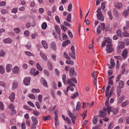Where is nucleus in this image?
I'll return each mask as SVG.
<instances>
[{"label": "nucleus", "instance_id": "4", "mask_svg": "<svg viewBox=\"0 0 129 129\" xmlns=\"http://www.w3.org/2000/svg\"><path fill=\"white\" fill-rule=\"evenodd\" d=\"M97 19L98 20L103 21L104 20V18L102 12H98L96 15Z\"/></svg>", "mask_w": 129, "mask_h": 129}, {"label": "nucleus", "instance_id": "58", "mask_svg": "<svg viewBox=\"0 0 129 129\" xmlns=\"http://www.w3.org/2000/svg\"><path fill=\"white\" fill-rule=\"evenodd\" d=\"M51 57L53 60L54 61H56V55L52 53L51 54Z\"/></svg>", "mask_w": 129, "mask_h": 129}, {"label": "nucleus", "instance_id": "24", "mask_svg": "<svg viewBox=\"0 0 129 129\" xmlns=\"http://www.w3.org/2000/svg\"><path fill=\"white\" fill-rule=\"evenodd\" d=\"M18 86V83L16 81H13V83L12 88L13 89L16 88Z\"/></svg>", "mask_w": 129, "mask_h": 129}, {"label": "nucleus", "instance_id": "41", "mask_svg": "<svg viewBox=\"0 0 129 129\" xmlns=\"http://www.w3.org/2000/svg\"><path fill=\"white\" fill-rule=\"evenodd\" d=\"M14 32L16 33H19L20 32V29L18 27H15L14 28Z\"/></svg>", "mask_w": 129, "mask_h": 129}, {"label": "nucleus", "instance_id": "8", "mask_svg": "<svg viewBox=\"0 0 129 129\" xmlns=\"http://www.w3.org/2000/svg\"><path fill=\"white\" fill-rule=\"evenodd\" d=\"M13 72L15 74H18L19 71V68L18 67L16 66L14 67L12 69Z\"/></svg>", "mask_w": 129, "mask_h": 129}, {"label": "nucleus", "instance_id": "9", "mask_svg": "<svg viewBox=\"0 0 129 129\" xmlns=\"http://www.w3.org/2000/svg\"><path fill=\"white\" fill-rule=\"evenodd\" d=\"M128 53V50L125 49L122 51V56L124 59L125 58L127 57Z\"/></svg>", "mask_w": 129, "mask_h": 129}, {"label": "nucleus", "instance_id": "52", "mask_svg": "<svg viewBox=\"0 0 129 129\" xmlns=\"http://www.w3.org/2000/svg\"><path fill=\"white\" fill-rule=\"evenodd\" d=\"M33 113L36 116H38L39 114V112L37 110H33Z\"/></svg>", "mask_w": 129, "mask_h": 129}, {"label": "nucleus", "instance_id": "28", "mask_svg": "<svg viewBox=\"0 0 129 129\" xmlns=\"http://www.w3.org/2000/svg\"><path fill=\"white\" fill-rule=\"evenodd\" d=\"M79 95V94L77 92H76L75 93L72 94V95L71 97V99H75L76 97L78 96Z\"/></svg>", "mask_w": 129, "mask_h": 129}, {"label": "nucleus", "instance_id": "48", "mask_svg": "<svg viewBox=\"0 0 129 129\" xmlns=\"http://www.w3.org/2000/svg\"><path fill=\"white\" fill-rule=\"evenodd\" d=\"M80 103L79 101L77 102L76 107V110L77 111L78 110L80 107Z\"/></svg>", "mask_w": 129, "mask_h": 129}, {"label": "nucleus", "instance_id": "18", "mask_svg": "<svg viewBox=\"0 0 129 129\" xmlns=\"http://www.w3.org/2000/svg\"><path fill=\"white\" fill-rule=\"evenodd\" d=\"M111 87V86L110 85H108L106 89V90L105 91V96L107 97L108 96V93L110 90V89Z\"/></svg>", "mask_w": 129, "mask_h": 129}, {"label": "nucleus", "instance_id": "53", "mask_svg": "<svg viewBox=\"0 0 129 129\" xmlns=\"http://www.w3.org/2000/svg\"><path fill=\"white\" fill-rule=\"evenodd\" d=\"M71 15L70 14H69L67 18V20L68 22H69L71 20Z\"/></svg>", "mask_w": 129, "mask_h": 129}, {"label": "nucleus", "instance_id": "43", "mask_svg": "<svg viewBox=\"0 0 129 129\" xmlns=\"http://www.w3.org/2000/svg\"><path fill=\"white\" fill-rule=\"evenodd\" d=\"M50 116L49 115H48L45 117H43L42 119L44 120L45 121H46L47 120L50 119Z\"/></svg>", "mask_w": 129, "mask_h": 129}, {"label": "nucleus", "instance_id": "63", "mask_svg": "<svg viewBox=\"0 0 129 129\" xmlns=\"http://www.w3.org/2000/svg\"><path fill=\"white\" fill-rule=\"evenodd\" d=\"M43 82L44 84V85L46 87H48V86L47 85V82L46 80H43Z\"/></svg>", "mask_w": 129, "mask_h": 129}, {"label": "nucleus", "instance_id": "57", "mask_svg": "<svg viewBox=\"0 0 129 129\" xmlns=\"http://www.w3.org/2000/svg\"><path fill=\"white\" fill-rule=\"evenodd\" d=\"M1 11L2 14H6L8 13V11L6 9H2Z\"/></svg>", "mask_w": 129, "mask_h": 129}, {"label": "nucleus", "instance_id": "45", "mask_svg": "<svg viewBox=\"0 0 129 129\" xmlns=\"http://www.w3.org/2000/svg\"><path fill=\"white\" fill-rule=\"evenodd\" d=\"M5 108L3 103L0 102V109L2 110H3Z\"/></svg>", "mask_w": 129, "mask_h": 129}, {"label": "nucleus", "instance_id": "32", "mask_svg": "<svg viewBox=\"0 0 129 129\" xmlns=\"http://www.w3.org/2000/svg\"><path fill=\"white\" fill-rule=\"evenodd\" d=\"M110 63L111 64V66L109 67V68L110 69H112L113 68V66L115 65L114 61L111 59Z\"/></svg>", "mask_w": 129, "mask_h": 129}, {"label": "nucleus", "instance_id": "11", "mask_svg": "<svg viewBox=\"0 0 129 129\" xmlns=\"http://www.w3.org/2000/svg\"><path fill=\"white\" fill-rule=\"evenodd\" d=\"M3 42L5 44H11L12 42V40L10 38H8L4 39Z\"/></svg>", "mask_w": 129, "mask_h": 129}, {"label": "nucleus", "instance_id": "21", "mask_svg": "<svg viewBox=\"0 0 129 129\" xmlns=\"http://www.w3.org/2000/svg\"><path fill=\"white\" fill-rule=\"evenodd\" d=\"M62 117L63 119L65 121H67L68 123H69L71 122V121L69 118L67 117H66L63 115H62Z\"/></svg>", "mask_w": 129, "mask_h": 129}, {"label": "nucleus", "instance_id": "25", "mask_svg": "<svg viewBox=\"0 0 129 129\" xmlns=\"http://www.w3.org/2000/svg\"><path fill=\"white\" fill-rule=\"evenodd\" d=\"M125 64L124 63H123L121 66L122 69L120 73L121 74H123L125 70Z\"/></svg>", "mask_w": 129, "mask_h": 129}, {"label": "nucleus", "instance_id": "17", "mask_svg": "<svg viewBox=\"0 0 129 129\" xmlns=\"http://www.w3.org/2000/svg\"><path fill=\"white\" fill-rule=\"evenodd\" d=\"M74 69L73 67L71 68L69 71V75L71 77H72L74 75Z\"/></svg>", "mask_w": 129, "mask_h": 129}, {"label": "nucleus", "instance_id": "31", "mask_svg": "<svg viewBox=\"0 0 129 129\" xmlns=\"http://www.w3.org/2000/svg\"><path fill=\"white\" fill-rule=\"evenodd\" d=\"M98 121V119L97 116H94L93 117V119L92 120V122L94 124H96Z\"/></svg>", "mask_w": 129, "mask_h": 129}, {"label": "nucleus", "instance_id": "7", "mask_svg": "<svg viewBox=\"0 0 129 129\" xmlns=\"http://www.w3.org/2000/svg\"><path fill=\"white\" fill-rule=\"evenodd\" d=\"M107 47L106 48V51L108 53H111L114 50V49L112 48V45H106Z\"/></svg>", "mask_w": 129, "mask_h": 129}, {"label": "nucleus", "instance_id": "42", "mask_svg": "<svg viewBox=\"0 0 129 129\" xmlns=\"http://www.w3.org/2000/svg\"><path fill=\"white\" fill-rule=\"evenodd\" d=\"M72 5L71 3H70L68 5V10L69 12H71L72 8Z\"/></svg>", "mask_w": 129, "mask_h": 129}, {"label": "nucleus", "instance_id": "6", "mask_svg": "<svg viewBox=\"0 0 129 129\" xmlns=\"http://www.w3.org/2000/svg\"><path fill=\"white\" fill-rule=\"evenodd\" d=\"M107 112V111H105L103 110V111L100 110L99 112L100 115H98V117L99 118H104L107 115V113L105 112Z\"/></svg>", "mask_w": 129, "mask_h": 129}, {"label": "nucleus", "instance_id": "49", "mask_svg": "<svg viewBox=\"0 0 129 129\" xmlns=\"http://www.w3.org/2000/svg\"><path fill=\"white\" fill-rule=\"evenodd\" d=\"M5 116L4 113H3L1 114L0 118L1 120H4L5 119Z\"/></svg>", "mask_w": 129, "mask_h": 129}, {"label": "nucleus", "instance_id": "51", "mask_svg": "<svg viewBox=\"0 0 129 129\" xmlns=\"http://www.w3.org/2000/svg\"><path fill=\"white\" fill-rule=\"evenodd\" d=\"M25 53L28 56H34V54H33L32 53H31L29 52L25 51Z\"/></svg>", "mask_w": 129, "mask_h": 129}, {"label": "nucleus", "instance_id": "50", "mask_svg": "<svg viewBox=\"0 0 129 129\" xmlns=\"http://www.w3.org/2000/svg\"><path fill=\"white\" fill-rule=\"evenodd\" d=\"M55 19L56 20V21L59 24L60 23V20L59 19V18L56 15L55 16Z\"/></svg>", "mask_w": 129, "mask_h": 129}, {"label": "nucleus", "instance_id": "14", "mask_svg": "<svg viewBox=\"0 0 129 129\" xmlns=\"http://www.w3.org/2000/svg\"><path fill=\"white\" fill-rule=\"evenodd\" d=\"M106 43H107V45H111V43L112 41L111 38L109 37H108L106 38L105 40Z\"/></svg>", "mask_w": 129, "mask_h": 129}, {"label": "nucleus", "instance_id": "54", "mask_svg": "<svg viewBox=\"0 0 129 129\" xmlns=\"http://www.w3.org/2000/svg\"><path fill=\"white\" fill-rule=\"evenodd\" d=\"M121 77V74H119L116 77L115 79V82H117L118 81H119L120 80H119Z\"/></svg>", "mask_w": 129, "mask_h": 129}, {"label": "nucleus", "instance_id": "61", "mask_svg": "<svg viewBox=\"0 0 129 129\" xmlns=\"http://www.w3.org/2000/svg\"><path fill=\"white\" fill-rule=\"evenodd\" d=\"M5 54V52L3 50H1L0 51V56H4Z\"/></svg>", "mask_w": 129, "mask_h": 129}, {"label": "nucleus", "instance_id": "55", "mask_svg": "<svg viewBox=\"0 0 129 129\" xmlns=\"http://www.w3.org/2000/svg\"><path fill=\"white\" fill-rule=\"evenodd\" d=\"M43 72L44 74L47 76H49V73L48 71L47 70H43Z\"/></svg>", "mask_w": 129, "mask_h": 129}, {"label": "nucleus", "instance_id": "16", "mask_svg": "<svg viewBox=\"0 0 129 129\" xmlns=\"http://www.w3.org/2000/svg\"><path fill=\"white\" fill-rule=\"evenodd\" d=\"M119 86H118L119 87L123 88L124 86V82L122 80H120L119 81L118 83Z\"/></svg>", "mask_w": 129, "mask_h": 129}, {"label": "nucleus", "instance_id": "5", "mask_svg": "<svg viewBox=\"0 0 129 129\" xmlns=\"http://www.w3.org/2000/svg\"><path fill=\"white\" fill-rule=\"evenodd\" d=\"M30 77H26L23 80V83L26 86H28L30 84Z\"/></svg>", "mask_w": 129, "mask_h": 129}, {"label": "nucleus", "instance_id": "59", "mask_svg": "<svg viewBox=\"0 0 129 129\" xmlns=\"http://www.w3.org/2000/svg\"><path fill=\"white\" fill-rule=\"evenodd\" d=\"M124 97L123 96H121L118 99V103H121L124 100Z\"/></svg>", "mask_w": 129, "mask_h": 129}, {"label": "nucleus", "instance_id": "22", "mask_svg": "<svg viewBox=\"0 0 129 129\" xmlns=\"http://www.w3.org/2000/svg\"><path fill=\"white\" fill-rule=\"evenodd\" d=\"M115 6L117 8L119 9L122 7V5L121 3H118L115 4Z\"/></svg>", "mask_w": 129, "mask_h": 129}, {"label": "nucleus", "instance_id": "33", "mask_svg": "<svg viewBox=\"0 0 129 129\" xmlns=\"http://www.w3.org/2000/svg\"><path fill=\"white\" fill-rule=\"evenodd\" d=\"M14 105L13 104H10L9 106V108L12 111H15L14 110Z\"/></svg>", "mask_w": 129, "mask_h": 129}, {"label": "nucleus", "instance_id": "30", "mask_svg": "<svg viewBox=\"0 0 129 129\" xmlns=\"http://www.w3.org/2000/svg\"><path fill=\"white\" fill-rule=\"evenodd\" d=\"M36 66L38 70L40 71H42V70L43 68L39 63H37Z\"/></svg>", "mask_w": 129, "mask_h": 129}, {"label": "nucleus", "instance_id": "40", "mask_svg": "<svg viewBox=\"0 0 129 129\" xmlns=\"http://www.w3.org/2000/svg\"><path fill=\"white\" fill-rule=\"evenodd\" d=\"M66 63L68 64L73 65L74 64V62L72 61L67 60L66 61Z\"/></svg>", "mask_w": 129, "mask_h": 129}, {"label": "nucleus", "instance_id": "29", "mask_svg": "<svg viewBox=\"0 0 129 129\" xmlns=\"http://www.w3.org/2000/svg\"><path fill=\"white\" fill-rule=\"evenodd\" d=\"M124 43L122 41H121L119 42L118 46L119 48L123 49L124 48Z\"/></svg>", "mask_w": 129, "mask_h": 129}, {"label": "nucleus", "instance_id": "34", "mask_svg": "<svg viewBox=\"0 0 129 129\" xmlns=\"http://www.w3.org/2000/svg\"><path fill=\"white\" fill-rule=\"evenodd\" d=\"M129 103V102L128 101H126L125 102H122L121 105V106L122 107H124L126 106Z\"/></svg>", "mask_w": 129, "mask_h": 129}, {"label": "nucleus", "instance_id": "56", "mask_svg": "<svg viewBox=\"0 0 129 129\" xmlns=\"http://www.w3.org/2000/svg\"><path fill=\"white\" fill-rule=\"evenodd\" d=\"M123 14L124 16L126 17L128 15V11L125 10L123 12Z\"/></svg>", "mask_w": 129, "mask_h": 129}, {"label": "nucleus", "instance_id": "12", "mask_svg": "<svg viewBox=\"0 0 129 129\" xmlns=\"http://www.w3.org/2000/svg\"><path fill=\"white\" fill-rule=\"evenodd\" d=\"M12 65L11 64H8L6 66V70L7 72H10L11 70Z\"/></svg>", "mask_w": 129, "mask_h": 129}, {"label": "nucleus", "instance_id": "35", "mask_svg": "<svg viewBox=\"0 0 129 129\" xmlns=\"http://www.w3.org/2000/svg\"><path fill=\"white\" fill-rule=\"evenodd\" d=\"M100 25H99L97 27L96 31L97 33L98 34H100L102 31V29L100 28Z\"/></svg>", "mask_w": 129, "mask_h": 129}, {"label": "nucleus", "instance_id": "26", "mask_svg": "<svg viewBox=\"0 0 129 129\" xmlns=\"http://www.w3.org/2000/svg\"><path fill=\"white\" fill-rule=\"evenodd\" d=\"M70 41L68 40H67L63 42L62 44V46L63 47H64L66 46L68 44L70 43Z\"/></svg>", "mask_w": 129, "mask_h": 129}, {"label": "nucleus", "instance_id": "38", "mask_svg": "<svg viewBox=\"0 0 129 129\" xmlns=\"http://www.w3.org/2000/svg\"><path fill=\"white\" fill-rule=\"evenodd\" d=\"M40 92V90L38 89L33 88L31 90V92L33 93H37Z\"/></svg>", "mask_w": 129, "mask_h": 129}, {"label": "nucleus", "instance_id": "46", "mask_svg": "<svg viewBox=\"0 0 129 129\" xmlns=\"http://www.w3.org/2000/svg\"><path fill=\"white\" fill-rule=\"evenodd\" d=\"M47 27V24L46 22H44L42 25V27L44 29H45Z\"/></svg>", "mask_w": 129, "mask_h": 129}, {"label": "nucleus", "instance_id": "20", "mask_svg": "<svg viewBox=\"0 0 129 129\" xmlns=\"http://www.w3.org/2000/svg\"><path fill=\"white\" fill-rule=\"evenodd\" d=\"M42 45L43 47L47 49L48 47V45L47 43L45 41L42 40Z\"/></svg>", "mask_w": 129, "mask_h": 129}, {"label": "nucleus", "instance_id": "13", "mask_svg": "<svg viewBox=\"0 0 129 129\" xmlns=\"http://www.w3.org/2000/svg\"><path fill=\"white\" fill-rule=\"evenodd\" d=\"M15 98V94L13 92L10 95L9 98L11 102H13L14 101Z\"/></svg>", "mask_w": 129, "mask_h": 129}, {"label": "nucleus", "instance_id": "2", "mask_svg": "<svg viewBox=\"0 0 129 129\" xmlns=\"http://www.w3.org/2000/svg\"><path fill=\"white\" fill-rule=\"evenodd\" d=\"M76 84L77 83V81L74 78L71 79H68L67 80V84H68L70 85L69 86L75 87V85L74 84V83Z\"/></svg>", "mask_w": 129, "mask_h": 129}, {"label": "nucleus", "instance_id": "10", "mask_svg": "<svg viewBox=\"0 0 129 129\" xmlns=\"http://www.w3.org/2000/svg\"><path fill=\"white\" fill-rule=\"evenodd\" d=\"M69 116L71 118L73 123L75 124V121L76 119V117L75 115L72 113L69 115Z\"/></svg>", "mask_w": 129, "mask_h": 129}, {"label": "nucleus", "instance_id": "23", "mask_svg": "<svg viewBox=\"0 0 129 129\" xmlns=\"http://www.w3.org/2000/svg\"><path fill=\"white\" fill-rule=\"evenodd\" d=\"M51 47L53 50H56V44L55 42H53L51 43Z\"/></svg>", "mask_w": 129, "mask_h": 129}, {"label": "nucleus", "instance_id": "62", "mask_svg": "<svg viewBox=\"0 0 129 129\" xmlns=\"http://www.w3.org/2000/svg\"><path fill=\"white\" fill-rule=\"evenodd\" d=\"M122 34L123 36L124 37H127L129 36V34L126 31L123 33Z\"/></svg>", "mask_w": 129, "mask_h": 129}, {"label": "nucleus", "instance_id": "3", "mask_svg": "<svg viewBox=\"0 0 129 129\" xmlns=\"http://www.w3.org/2000/svg\"><path fill=\"white\" fill-rule=\"evenodd\" d=\"M71 49L72 50V52H69V55L72 58L75 59L76 57L75 56V48L73 45H72L71 47Z\"/></svg>", "mask_w": 129, "mask_h": 129}, {"label": "nucleus", "instance_id": "1", "mask_svg": "<svg viewBox=\"0 0 129 129\" xmlns=\"http://www.w3.org/2000/svg\"><path fill=\"white\" fill-rule=\"evenodd\" d=\"M106 97L107 98V99L106 101L105 102V105L107 106V107L106 108L104 107L103 108V109L104 111H107V112L108 113V114L109 115L110 112L112 110V107L109 105V101L110 97H109L108 96Z\"/></svg>", "mask_w": 129, "mask_h": 129}, {"label": "nucleus", "instance_id": "36", "mask_svg": "<svg viewBox=\"0 0 129 129\" xmlns=\"http://www.w3.org/2000/svg\"><path fill=\"white\" fill-rule=\"evenodd\" d=\"M28 97L31 99L34 100L35 99V95L33 94H28Z\"/></svg>", "mask_w": 129, "mask_h": 129}, {"label": "nucleus", "instance_id": "47", "mask_svg": "<svg viewBox=\"0 0 129 129\" xmlns=\"http://www.w3.org/2000/svg\"><path fill=\"white\" fill-rule=\"evenodd\" d=\"M108 14L109 15V18L111 20L112 19L113 17L111 11H109L108 12Z\"/></svg>", "mask_w": 129, "mask_h": 129}, {"label": "nucleus", "instance_id": "19", "mask_svg": "<svg viewBox=\"0 0 129 129\" xmlns=\"http://www.w3.org/2000/svg\"><path fill=\"white\" fill-rule=\"evenodd\" d=\"M54 27L57 34L59 35L60 34V28L58 26L56 25Z\"/></svg>", "mask_w": 129, "mask_h": 129}, {"label": "nucleus", "instance_id": "27", "mask_svg": "<svg viewBox=\"0 0 129 129\" xmlns=\"http://www.w3.org/2000/svg\"><path fill=\"white\" fill-rule=\"evenodd\" d=\"M40 55L42 58L44 60H47V58L46 55L43 53L41 52H40Z\"/></svg>", "mask_w": 129, "mask_h": 129}, {"label": "nucleus", "instance_id": "39", "mask_svg": "<svg viewBox=\"0 0 129 129\" xmlns=\"http://www.w3.org/2000/svg\"><path fill=\"white\" fill-rule=\"evenodd\" d=\"M5 69L3 66H0V73L3 74L5 72Z\"/></svg>", "mask_w": 129, "mask_h": 129}, {"label": "nucleus", "instance_id": "44", "mask_svg": "<svg viewBox=\"0 0 129 129\" xmlns=\"http://www.w3.org/2000/svg\"><path fill=\"white\" fill-rule=\"evenodd\" d=\"M118 109L117 108H115L113 109L112 110V112L114 114H116L118 112Z\"/></svg>", "mask_w": 129, "mask_h": 129}, {"label": "nucleus", "instance_id": "37", "mask_svg": "<svg viewBox=\"0 0 129 129\" xmlns=\"http://www.w3.org/2000/svg\"><path fill=\"white\" fill-rule=\"evenodd\" d=\"M121 88L119 87L118 86L117 87V93L118 96H119L120 95V93L121 92Z\"/></svg>", "mask_w": 129, "mask_h": 129}, {"label": "nucleus", "instance_id": "60", "mask_svg": "<svg viewBox=\"0 0 129 129\" xmlns=\"http://www.w3.org/2000/svg\"><path fill=\"white\" fill-rule=\"evenodd\" d=\"M114 15L116 17L118 15L117 11L116 9H114L113 11Z\"/></svg>", "mask_w": 129, "mask_h": 129}, {"label": "nucleus", "instance_id": "15", "mask_svg": "<svg viewBox=\"0 0 129 129\" xmlns=\"http://www.w3.org/2000/svg\"><path fill=\"white\" fill-rule=\"evenodd\" d=\"M32 121L33 124L37 125L38 123V121L37 118L35 116H32L31 117Z\"/></svg>", "mask_w": 129, "mask_h": 129}, {"label": "nucleus", "instance_id": "64", "mask_svg": "<svg viewBox=\"0 0 129 129\" xmlns=\"http://www.w3.org/2000/svg\"><path fill=\"white\" fill-rule=\"evenodd\" d=\"M60 27L61 29L64 31H66L67 29V27L63 25H61Z\"/></svg>", "mask_w": 129, "mask_h": 129}]
</instances>
